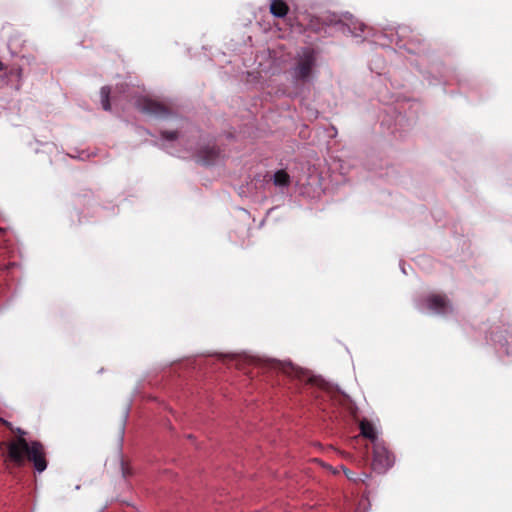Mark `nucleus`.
<instances>
[{"label": "nucleus", "mask_w": 512, "mask_h": 512, "mask_svg": "<svg viewBox=\"0 0 512 512\" xmlns=\"http://www.w3.org/2000/svg\"><path fill=\"white\" fill-rule=\"evenodd\" d=\"M367 29V26L364 24H359V30L361 33H355L356 36H362L364 34L365 30Z\"/></svg>", "instance_id": "obj_14"}, {"label": "nucleus", "mask_w": 512, "mask_h": 512, "mask_svg": "<svg viewBox=\"0 0 512 512\" xmlns=\"http://www.w3.org/2000/svg\"><path fill=\"white\" fill-rule=\"evenodd\" d=\"M394 464V456L389 452L386 446L381 442L373 445V459L371 463L372 469L382 474L391 468Z\"/></svg>", "instance_id": "obj_2"}, {"label": "nucleus", "mask_w": 512, "mask_h": 512, "mask_svg": "<svg viewBox=\"0 0 512 512\" xmlns=\"http://www.w3.org/2000/svg\"><path fill=\"white\" fill-rule=\"evenodd\" d=\"M426 302H427L428 309H430L436 313H439V314L445 313L448 309V300H447L446 296H444V295H438V294L430 295L426 299Z\"/></svg>", "instance_id": "obj_5"}, {"label": "nucleus", "mask_w": 512, "mask_h": 512, "mask_svg": "<svg viewBox=\"0 0 512 512\" xmlns=\"http://www.w3.org/2000/svg\"><path fill=\"white\" fill-rule=\"evenodd\" d=\"M219 155V150L216 147H206L199 152V158L205 165L212 164Z\"/></svg>", "instance_id": "obj_8"}, {"label": "nucleus", "mask_w": 512, "mask_h": 512, "mask_svg": "<svg viewBox=\"0 0 512 512\" xmlns=\"http://www.w3.org/2000/svg\"><path fill=\"white\" fill-rule=\"evenodd\" d=\"M270 13L276 18H284L289 13V6L284 0H270Z\"/></svg>", "instance_id": "obj_6"}, {"label": "nucleus", "mask_w": 512, "mask_h": 512, "mask_svg": "<svg viewBox=\"0 0 512 512\" xmlns=\"http://www.w3.org/2000/svg\"><path fill=\"white\" fill-rule=\"evenodd\" d=\"M110 93H111V89L109 86H103L100 90L102 108L105 111L111 110Z\"/></svg>", "instance_id": "obj_10"}, {"label": "nucleus", "mask_w": 512, "mask_h": 512, "mask_svg": "<svg viewBox=\"0 0 512 512\" xmlns=\"http://www.w3.org/2000/svg\"><path fill=\"white\" fill-rule=\"evenodd\" d=\"M161 136L168 141H173V140L177 139L178 133H177V131L163 130V131H161Z\"/></svg>", "instance_id": "obj_12"}, {"label": "nucleus", "mask_w": 512, "mask_h": 512, "mask_svg": "<svg viewBox=\"0 0 512 512\" xmlns=\"http://www.w3.org/2000/svg\"><path fill=\"white\" fill-rule=\"evenodd\" d=\"M135 105L141 112L155 117L164 118L170 114V110L165 104L146 96L139 97Z\"/></svg>", "instance_id": "obj_3"}, {"label": "nucleus", "mask_w": 512, "mask_h": 512, "mask_svg": "<svg viewBox=\"0 0 512 512\" xmlns=\"http://www.w3.org/2000/svg\"><path fill=\"white\" fill-rule=\"evenodd\" d=\"M285 372L298 379H303V377L305 376V372L303 370H301L300 368H296L292 365L288 366L285 369Z\"/></svg>", "instance_id": "obj_11"}, {"label": "nucleus", "mask_w": 512, "mask_h": 512, "mask_svg": "<svg viewBox=\"0 0 512 512\" xmlns=\"http://www.w3.org/2000/svg\"><path fill=\"white\" fill-rule=\"evenodd\" d=\"M4 233V229H0V234H3Z\"/></svg>", "instance_id": "obj_16"}, {"label": "nucleus", "mask_w": 512, "mask_h": 512, "mask_svg": "<svg viewBox=\"0 0 512 512\" xmlns=\"http://www.w3.org/2000/svg\"><path fill=\"white\" fill-rule=\"evenodd\" d=\"M315 64L316 58L314 52L312 50L305 51L295 67V78L300 81H307L312 74Z\"/></svg>", "instance_id": "obj_4"}, {"label": "nucleus", "mask_w": 512, "mask_h": 512, "mask_svg": "<svg viewBox=\"0 0 512 512\" xmlns=\"http://www.w3.org/2000/svg\"><path fill=\"white\" fill-rule=\"evenodd\" d=\"M344 473H345L346 477L349 480H351V481H354V482H358V481L364 482V478L356 477L355 473L352 472L351 470L347 469V468L344 469Z\"/></svg>", "instance_id": "obj_13"}, {"label": "nucleus", "mask_w": 512, "mask_h": 512, "mask_svg": "<svg viewBox=\"0 0 512 512\" xmlns=\"http://www.w3.org/2000/svg\"><path fill=\"white\" fill-rule=\"evenodd\" d=\"M5 69L4 64L0 61V71H3Z\"/></svg>", "instance_id": "obj_15"}, {"label": "nucleus", "mask_w": 512, "mask_h": 512, "mask_svg": "<svg viewBox=\"0 0 512 512\" xmlns=\"http://www.w3.org/2000/svg\"><path fill=\"white\" fill-rule=\"evenodd\" d=\"M273 181L277 186H288L290 183V176L285 170H278L274 174Z\"/></svg>", "instance_id": "obj_9"}, {"label": "nucleus", "mask_w": 512, "mask_h": 512, "mask_svg": "<svg viewBox=\"0 0 512 512\" xmlns=\"http://www.w3.org/2000/svg\"><path fill=\"white\" fill-rule=\"evenodd\" d=\"M359 427H360V434L363 437L369 439L373 444L376 442H379L377 440V432L375 430V427L370 421L363 419L360 422Z\"/></svg>", "instance_id": "obj_7"}, {"label": "nucleus", "mask_w": 512, "mask_h": 512, "mask_svg": "<svg viewBox=\"0 0 512 512\" xmlns=\"http://www.w3.org/2000/svg\"><path fill=\"white\" fill-rule=\"evenodd\" d=\"M2 423L18 436L11 441L0 443V450L5 447L6 452L2 453L6 469L12 473L13 469L24 467L26 461L32 463L34 469L41 473L47 468L46 450L39 441L28 442L24 435L26 434L20 428L13 429L10 422L1 420Z\"/></svg>", "instance_id": "obj_1"}]
</instances>
